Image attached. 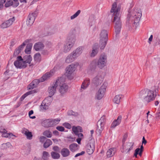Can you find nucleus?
I'll return each instance as SVG.
<instances>
[{
    "instance_id": "obj_12",
    "label": "nucleus",
    "mask_w": 160,
    "mask_h": 160,
    "mask_svg": "<svg viewBox=\"0 0 160 160\" xmlns=\"http://www.w3.org/2000/svg\"><path fill=\"white\" fill-rule=\"evenodd\" d=\"M106 86L104 85L101 86L96 94V97L97 99L100 100L103 97L106 91Z\"/></svg>"
},
{
    "instance_id": "obj_14",
    "label": "nucleus",
    "mask_w": 160,
    "mask_h": 160,
    "mask_svg": "<svg viewBox=\"0 0 160 160\" xmlns=\"http://www.w3.org/2000/svg\"><path fill=\"white\" fill-rule=\"evenodd\" d=\"M15 20L14 17L10 18L8 20L5 21L1 25L0 27L2 28H5L11 26Z\"/></svg>"
},
{
    "instance_id": "obj_25",
    "label": "nucleus",
    "mask_w": 160,
    "mask_h": 160,
    "mask_svg": "<svg viewBox=\"0 0 160 160\" xmlns=\"http://www.w3.org/2000/svg\"><path fill=\"white\" fill-rule=\"evenodd\" d=\"M116 151V148H110L107 152V156L108 157H111L113 156Z\"/></svg>"
},
{
    "instance_id": "obj_5",
    "label": "nucleus",
    "mask_w": 160,
    "mask_h": 160,
    "mask_svg": "<svg viewBox=\"0 0 160 160\" xmlns=\"http://www.w3.org/2000/svg\"><path fill=\"white\" fill-rule=\"evenodd\" d=\"M107 59V56L104 54H102L100 56L96 64L99 68L102 69L106 66Z\"/></svg>"
},
{
    "instance_id": "obj_27",
    "label": "nucleus",
    "mask_w": 160,
    "mask_h": 160,
    "mask_svg": "<svg viewBox=\"0 0 160 160\" xmlns=\"http://www.w3.org/2000/svg\"><path fill=\"white\" fill-rule=\"evenodd\" d=\"M61 153L63 157H66L69 156L70 152L68 149L64 148L61 150Z\"/></svg>"
},
{
    "instance_id": "obj_37",
    "label": "nucleus",
    "mask_w": 160,
    "mask_h": 160,
    "mask_svg": "<svg viewBox=\"0 0 160 160\" xmlns=\"http://www.w3.org/2000/svg\"><path fill=\"white\" fill-rule=\"evenodd\" d=\"M75 60V59L72 57V56L70 53L66 58V62L67 63H70Z\"/></svg>"
},
{
    "instance_id": "obj_28",
    "label": "nucleus",
    "mask_w": 160,
    "mask_h": 160,
    "mask_svg": "<svg viewBox=\"0 0 160 160\" xmlns=\"http://www.w3.org/2000/svg\"><path fill=\"white\" fill-rule=\"evenodd\" d=\"M44 47V45L42 43L38 42L34 45V48L36 51H38L43 49Z\"/></svg>"
},
{
    "instance_id": "obj_23",
    "label": "nucleus",
    "mask_w": 160,
    "mask_h": 160,
    "mask_svg": "<svg viewBox=\"0 0 160 160\" xmlns=\"http://www.w3.org/2000/svg\"><path fill=\"white\" fill-rule=\"evenodd\" d=\"M22 133L25 135L28 139H31L32 138V132H29L28 130L26 128H23L22 131Z\"/></svg>"
},
{
    "instance_id": "obj_36",
    "label": "nucleus",
    "mask_w": 160,
    "mask_h": 160,
    "mask_svg": "<svg viewBox=\"0 0 160 160\" xmlns=\"http://www.w3.org/2000/svg\"><path fill=\"white\" fill-rule=\"evenodd\" d=\"M122 96V95H116L113 99L114 102L117 104H119Z\"/></svg>"
},
{
    "instance_id": "obj_47",
    "label": "nucleus",
    "mask_w": 160,
    "mask_h": 160,
    "mask_svg": "<svg viewBox=\"0 0 160 160\" xmlns=\"http://www.w3.org/2000/svg\"><path fill=\"white\" fill-rule=\"evenodd\" d=\"M81 12L80 10H78L74 14L72 15L70 17V19L71 20L73 19L76 18L80 14Z\"/></svg>"
},
{
    "instance_id": "obj_21",
    "label": "nucleus",
    "mask_w": 160,
    "mask_h": 160,
    "mask_svg": "<svg viewBox=\"0 0 160 160\" xmlns=\"http://www.w3.org/2000/svg\"><path fill=\"white\" fill-rule=\"evenodd\" d=\"M53 74V70L46 73L40 79L41 82H43L52 76Z\"/></svg>"
},
{
    "instance_id": "obj_16",
    "label": "nucleus",
    "mask_w": 160,
    "mask_h": 160,
    "mask_svg": "<svg viewBox=\"0 0 160 160\" xmlns=\"http://www.w3.org/2000/svg\"><path fill=\"white\" fill-rule=\"evenodd\" d=\"M95 142H92L88 144L86 147V151L88 154H92L95 149Z\"/></svg>"
},
{
    "instance_id": "obj_64",
    "label": "nucleus",
    "mask_w": 160,
    "mask_h": 160,
    "mask_svg": "<svg viewBox=\"0 0 160 160\" xmlns=\"http://www.w3.org/2000/svg\"><path fill=\"white\" fill-rule=\"evenodd\" d=\"M74 112H73L72 110H70V111H69L68 112V114L70 115H74Z\"/></svg>"
},
{
    "instance_id": "obj_24",
    "label": "nucleus",
    "mask_w": 160,
    "mask_h": 160,
    "mask_svg": "<svg viewBox=\"0 0 160 160\" xmlns=\"http://www.w3.org/2000/svg\"><path fill=\"white\" fill-rule=\"evenodd\" d=\"M98 47L97 44H95L92 48V52L90 54V56L92 57H95L98 52Z\"/></svg>"
},
{
    "instance_id": "obj_20",
    "label": "nucleus",
    "mask_w": 160,
    "mask_h": 160,
    "mask_svg": "<svg viewBox=\"0 0 160 160\" xmlns=\"http://www.w3.org/2000/svg\"><path fill=\"white\" fill-rule=\"evenodd\" d=\"M36 17L35 13L30 14L28 16L27 21V24L28 25L31 26L33 23Z\"/></svg>"
},
{
    "instance_id": "obj_60",
    "label": "nucleus",
    "mask_w": 160,
    "mask_h": 160,
    "mask_svg": "<svg viewBox=\"0 0 160 160\" xmlns=\"http://www.w3.org/2000/svg\"><path fill=\"white\" fill-rule=\"evenodd\" d=\"M153 38L152 35H151L148 39V43L149 44L151 43V42L152 41Z\"/></svg>"
},
{
    "instance_id": "obj_54",
    "label": "nucleus",
    "mask_w": 160,
    "mask_h": 160,
    "mask_svg": "<svg viewBox=\"0 0 160 160\" xmlns=\"http://www.w3.org/2000/svg\"><path fill=\"white\" fill-rule=\"evenodd\" d=\"M6 0H0V9L3 7V4L5 2Z\"/></svg>"
},
{
    "instance_id": "obj_17",
    "label": "nucleus",
    "mask_w": 160,
    "mask_h": 160,
    "mask_svg": "<svg viewBox=\"0 0 160 160\" xmlns=\"http://www.w3.org/2000/svg\"><path fill=\"white\" fill-rule=\"evenodd\" d=\"M7 131L5 129H2L0 130V132L2 133V137L12 138V139H14L15 138L17 137L15 135H13L12 133H7Z\"/></svg>"
},
{
    "instance_id": "obj_18",
    "label": "nucleus",
    "mask_w": 160,
    "mask_h": 160,
    "mask_svg": "<svg viewBox=\"0 0 160 160\" xmlns=\"http://www.w3.org/2000/svg\"><path fill=\"white\" fill-rule=\"evenodd\" d=\"M59 86V92L62 95H63L67 92L68 88V86L63 82H60Z\"/></svg>"
},
{
    "instance_id": "obj_40",
    "label": "nucleus",
    "mask_w": 160,
    "mask_h": 160,
    "mask_svg": "<svg viewBox=\"0 0 160 160\" xmlns=\"http://www.w3.org/2000/svg\"><path fill=\"white\" fill-rule=\"evenodd\" d=\"M52 141L49 139H47L45 142L43 144V147L44 148H46L49 147L50 145H52Z\"/></svg>"
},
{
    "instance_id": "obj_26",
    "label": "nucleus",
    "mask_w": 160,
    "mask_h": 160,
    "mask_svg": "<svg viewBox=\"0 0 160 160\" xmlns=\"http://www.w3.org/2000/svg\"><path fill=\"white\" fill-rule=\"evenodd\" d=\"M90 83V79L88 78H86L82 82L81 86V88L83 89H86Z\"/></svg>"
},
{
    "instance_id": "obj_63",
    "label": "nucleus",
    "mask_w": 160,
    "mask_h": 160,
    "mask_svg": "<svg viewBox=\"0 0 160 160\" xmlns=\"http://www.w3.org/2000/svg\"><path fill=\"white\" fill-rule=\"evenodd\" d=\"M53 134L56 135L58 136L59 135V132L56 130L53 131Z\"/></svg>"
},
{
    "instance_id": "obj_55",
    "label": "nucleus",
    "mask_w": 160,
    "mask_h": 160,
    "mask_svg": "<svg viewBox=\"0 0 160 160\" xmlns=\"http://www.w3.org/2000/svg\"><path fill=\"white\" fill-rule=\"evenodd\" d=\"M41 82L40 80V79H36L33 80L32 81L33 83H34L36 86H37L38 84L39 83V82Z\"/></svg>"
},
{
    "instance_id": "obj_3",
    "label": "nucleus",
    "mask_w": 160,
    "mask_h": 160,
    "mask_svg": "<svg viewBox=\"0 0 160 160\" xmlns=\"http://www.w3.org/2000/svg\"><path fill=\"white\" fill-rule=\"evenodd\" d=\"M108 38V33L107 31L102 30L100 34V49H103L106 44Z\"/></svg>"
},
{
    "instance_id": "obj_53",
    "label": "nucleus",
    "mask_w": 160,
    "mask_h": 160,
    "mask_svg": "<svg viewBox=\"0 0 160 160\" xmlns=\"http://www.w3.org/2000/svg\"><path fill=\"white\" fill-rule=\"evenodd\" d=\"M56 129L60 131H61V132L63 131L64 130V128L62 126H59L57 127H56Z\"/></svg>"
},
{
    "instance_id": "obj_45",
    "label": "nucleus",
    "mask_w": 160,
    "mask_h": 160,
    "mask_svg": "<svg viewBox=\"0 0 160 160\" xmlns=\"http://www.w3.org/2000/svg\"><path fill=\"white\" fill-rule=\"evenodd\" d=\"M13 6L14 7H16L18 6L19 4L18 2V0H13ZM21 2H26V0H19Z\"/></svg>"
},
{
    "instance_id": "obj_38",
    "label": "nucleus",
    "mask_w": 160,
    "mask_h": 160,
    "mask_svg": "<svg viewBox=\"0 0 160 160\" xmlns=\"http://www.w3.org/2000/svg\"><path fill=\"white\" fill-rule=\"evenodd\" d=\"M34 60L36 62H39L41 60L40 54L39 53H37L35 54L34 57Z\"/></svg>"
},
{
    "instance_id": "obj_31",
    "label": "nucleus",
    "mask_w": 160,
    "mask_h": 160,
    "mask_svg": "<svg viewBox=\"0 0 160 160\" xmlns=\"http://www.w3.org/2000/svg\"><path fill=\"white\" fill-rule=\"evenodd\" d=\"M134 144L133 142H128L127 143L126 146L125 147L126 149V151L128 152L133 148V146Z\"/></svg>"
},
{
    "instance_id": "obj_46",
    "label": "nucleus",
    "mask_w": 160,
    "mask_h": 160,
    "mask_svg": "<svg viewBox=\"0 0 160 160\" xmlns=\"http://www.w3.org/2000/svg\"><path fill=\"white\" fill-rule=\"evenodd\" d=\"M60 120L61 119L59 118L51 119V122L53 124V126L58 124L60 121Z\"/></svg>"
},
{
    "instance_id": "obj_19",
    "label": "nucleus",
    "mask_w": 160,
    "mask_h": 160,
    "mask_svg": "<svg viewBox=\"0 0 160 160\" xmlns=\"http://www.w3.org/2000/svg\"><path fill=\"white\" fill-rule=\"evenodd\" d=\"M82 47H79L71 53L72 57L75 59L82 53Z\"/></svg>"
},
{
    "instance_id": "obj_39",
    "label": "nucleus",
    "mask_w": 160,
    "mask_h": 160,
    "mask_svg": "<svg viewBox=\"0 0 160 160\" xmlns=\"http://www.w3.org/2000/svg\"><path fill=\"white\" fill-rule=\"evenodd\" d=\"M32 46V44L31 43L27 45L25 50V52L26 53L28 54L30 53Z\"/></svg>"
},
{
    "instance_id": "obj_4",
    "label": "nucleus",
    "mask_w": 160,
    "mask_h": 160,
    "mask_svg": "<svg viewBox=\"0 0 160 160\" xmlns=\"http://www.w3.org/2000/svg\"><path fill=\"white\" fill-rule=\"evenodd\" d=\"M77 64L72 63L68 66L66 69V76L69 79L73 78L72 75L76 69Z\"/></svg>"
},
{
    "instance_id": "obj_15",
    "label": "nucleus",
    "mask_w": 160,
    "mask_h": 160,
    "mask_svg": "<svg viewBox=\"0 0 160 160\" xmlns=\"http://www.w3.org/2000/svg\"><path fill=\"white\" fill-rule=\"evenodd\" d=\"M156 97V95L154 94V92L153 91L148 90L147 91V95L145 98V100L148 102H149L153 100Z\"/></svg>"
},
{
    "instance_id": "obj_13",
    "label": "nucleus",
    "mask_w": 160,
    "mask_h": 160,
    "mask_svg": "<svg viewBox=\"0 0 160 160\" xmlns=\"http://www.w3.org/2000/svg\"><path fill=\"white\" fill-rule=\"evenodd\" d=\"M105 124V120L104 118L101 117L98 121L97 124V131L101 133L103 129L104 126Z\"/></svg>"
},
{
    "instance_id": "obj_8",
    "label": "nucleus",
    "mask_w": 160,
    "mask_h": 160,
    "mask_svg": "<svg viewBox=\"0 0 160 160\" xmlns=\"http://www.w3.org/2000/svg\"><path fill=\"white\" fill-rule=\"evenodd\" d=\"M104 78V75L101 72H98L96 76L93 79L92 82L93 83L98 85L102 82Z\"/></svg>"
},
{
    "instance_id": "obj_2",
    "label": "nucleus",
    "mask_w": 160,
    "mask_h": 160,
    "mask_svg": "<svg viewBox=\"0 0 160 160\" xmlns=\"http://www.w3.org/2000/svg\"><path fill=\"white\" fill-rule=\"evenodd\" d=\"M75 41L76 39L74 37H68L64 44V52H68L73 46Z\"/></svg>"
},
{
    "instance_id": "obj_6",
    "label": "nucleus",
    "mask_w": 160,
    "mask_h": 160,
    "mask_svg": "<svg viewBox=\"0 0 160 160\" xmlns=\"http://www.w3.org/2000/svg\"><path fill=\"white\" fill-rule=\"evenodd\" d=\"M14 64L18 68H25L27 66L20 56H17V59L14 62Z\"/></svg>"
},
{
    "instance_id": "obj_34",
    "label": "nucleus",
    "mask_w": 160,
    "mask_h": 160,
    "mask_svg": "<svg viewBox=\"0 0 160 160\" xmlns=\"http://www.w3.org/2000/svg\"><path fill=\"white\" fill-rule=\"evenodd\" d=\"M51 122V120L47 119L44 120L42 122V124L45 127H51L53 126V124Z\"/></svg>"
},
{
    "instance_id": "obj_59",
    "label": "nucleus",
    "mask_w": 160,
    "mask_h": 160,
    "mask_svg": "<svg viewBox=\"0 0 160 160\" xmlns=\"http://www.w3.org/2000/svg\"><path fill=\"white\" fill-rule=\"evenodd\" d=\"M76 135H77L78 136V138H81L82 139V138L83 137V135L82 133H78V134H75Z\"/></svg>"
},
{
    "instance_id": "obj_48",
    "label": "nucleus",
    "mask_w": 160,
    "mask_h": 160,
    "mask_svg": "<svg viewBox=\"0 0 160 160\" xmlns=\"http://www.w3.org/2000/svg\"><path fill=\"white\" fill-rule=\"evenodd\" d=\"M13 5V2L12 0H9L7 1L5 4L6 7H8L11 5Z\"/></svg>"
},
{
    "instance_id": "obj_30",
    "label": "nucleus",
    "mask_w": 160,
    "mask_h": 160,
    "mask_svg": "<svg viewBox=\"0 0 160 160\" xmlns=\"http://www.w3.org/2000/svg\"><path fill=\"white\" fill-rule=\"evenodd\" d=\"M22 59L26 63V64H27V63L30 64L31 63L32 58L30 55H25L23 57Z\"/></svg>"
},
{
    "instance_id": "obj_49",
    "label": "nucleus",
    "mask_w": 160,
    "mask_h": 160,
    "mask_svg": "<svg viewBox=\"0 0 160 160\" xmlns=\"http://www.w3.org/2000/svg\"><path fill=\"white\" fill-rule=\"evenodd\" d=\"M36 87V85L34 83H33L32 81L31 82L29 85L28 86V90L33 89L34 88Z\"/></svg>"
},
{
    "instance_id": "obj_9",
    "label": "nucleus",
    "mask_w": 160,
    "mask_h": 160,
    "mask_svg": "<svg viewBox=\"0 0 160 160\" xmlns=\"http://www.w3.org/2000/svg\"><path fill=\"white\" fill-rule=\"evenodd\" d=\"M31 41V39H27L24 41L21 45L15 49L13 53V56H17L23 49L26 44Z\"/></svg>"
},
{
    "instance_id": "obj_56",
    "label": "nucleus",
    "mask_w": 160,
    "mask_h": 160,
    "mask_svg": "<svg viewBox=\"0 0 160 160\" xmlns=\"http://www.w3.org/2000/svg\"><path fill=\"white\" fill-rule=\"evenodd\" d=\"M140 151V149L139 148H137L135 150L134 156H135L136 158L137 157V155L138 154V152Z\"/></svg>"
},
{
    "instance_id": "obj_42",
    "label": "nucleus",
    "mask_w": 160,
    "mask_h": 160,
    "mask_svg": "<svg viewBox=\"0 0 160 160\" xmlns=\"http://www.w3.org/2000/svg\"><path fill=\"white\" fill-rule=\"evenodd\" d=\"M12 146L10 143L8 142L6 143H3L2 144L1 148L2 149H6L10 148Z\"/></svg>"
},
{
    "instance_id": "obj_61",
    "label": "nucleus",
    "mask_w": 160,
    "mask_h": 160,
    "mask_svg": "<svg viewBox=\"0 0 160 160\" xmlns=\"http://www.w3.org/2000/svg\"><path fill=\"white\" fill-rule=\"evenodd\" d=\"M82 139L81 138H78L77 139L76 141L78 143V144H81V141Z\"/></svg>"
},
{
    "instance_id": "obj_1",
    "label": "nucleus",
    "mask_w": 160,
    "mask_h": 160,
    "mask_svg": "<svg viewBox=\"0 0 160 160\" xmlns=\"http://www.w3.org/2000/svg\"><path fill=\"white\" fill-rule=\"evenodd\" d=\"M120 7H117L116 2H114L112 5L110 11L112 13V17L113 18V22L115 23V32L116 34H118L120 31L121 28V22L120 21V15L119 14Z\"/></svg>"
},
{
    "instance_id": "obj_58",
    "label": "nucleus",
    "mask_w": 160,
    "mask_h": 160,
    "mask_svg": "<svg viewBox=\"0 0 160 160\" xmlns=\"http://www.w3.org/2000/svg\"><path fill=\"white\" fill-rule=\"evenodd\" d=\"M84 153H85L84 152L82 151V152H81L80 153H79L77 154L74 157H75V158H76L79 156L83 155Z\"/></svg>"
},
{
    "instance_id": "obj_51",
    "label": "nucleus",
    "mask_w": 160,
    "mask_h": 160,
    "mask_svg": "<svg viewBox=\"0 0 160 160\" xmlns=\"http://www.w3.org/2000/svg\"><path fill=\"white\" fill-rule=\"evenodd\" d=\"M63 125L66 128L68 129H70L72 128V126L70 124L68 123H65L63 124Z\"/></svg>"
},
{
    "instance_id": "obj_62",
    "label": "nucleus",
    "mask_w": 160,
    "mask_h": 160,
    "mask_svg": "<svg viewBox=\"0 0 160 160\" xmlns=\"http://www.w3.org/2000/svg\"><path fill=\"white\" fill-rule=\"evenodd\" d=\"M147 141L145 140V138L144 137H143L142 138V144H146L147 143Z\"/></svg>"
},
{
    "instance_id": "obj_22",
    "label": "nucleus",
    "mask_w": 160,
    "mask_h": 160,
    "mask_svg": "<svg viewBox=\"0 0 160 160\" xmlns=\"http://www.w3.org/2000/svg\"><path fill=\"white\" fill-rule=\"evenodd\" d=\"M122 119V117L121 116H118L117 119L115 120L112 123L111 127L114 128L117 126L119 125L121 123Z\"/></svg>"
},
{
    "instance_id": "obj_7",
    "label": "nucleus",
    "mask_w": 160,
    "mask_h": 160,
    "mask_svg": "<svg viewBox=\"0 0 160 160\" xmlns=\"http://www.w3.org/2000/svg\"><path fill=\"white\" fill-rule=\"evenodd\" d=\"M132 14L129 18L133 20L134 23H138L142 16L141 11L139 10L135 9L132 12Z\"/></svg>"
},
{
    "instance_id": "obj_33",
    "label": "nucleus",
    "mask_w": 160,
    "mask_h": 160,
    "mask_svg": "<svg viewBox=\"0 0 160 160\" xmlns=\"http://www.w3.org/2000/svg\"><path fill=\"white\" fill-rule=\"evenodd\" d=\"M79 146L76 143H72L69 146L70 150L72 152H74L78 149Z\"/></svg>"
},
{
    "instance_id": "obj_29",
    "label": "nucleus",
    "mask_w": 160,
    "mask_h": 160,
    "mask_svg": "<svg viewBox=\"0 0 160 160\" xmlns=\"http://www.w3.org/2000/svg\"><path fill=\"white\" fill-rule=\"evenodd\" d=\"M47 99H45L42 102L40 106L42 110H46L48 109L49 104L47 103Z\"/></svg>"
},
{
    "instance_id": "obj_10",
    "label": "nucleus",
    "mask_w": 160,
    "mask_h": 160,
    "mask_svg": "<svg viewBox=\"0 0 160 160\" xmlns=\"http://www.w3.org/2000/svg\"><path fill=\"white\" fill-rule=\"evenodd\" d=\"M60 80H57L55 83L49 87L48 89L50 97H51L55 93L56 88L58 86V83L60 82Z\"/></svg>"
},
{
    "instance_id": "obj_57",
    "label": "nucleus",
    "mask_w": 160,
    "mask_h": 160,
    "mask_svg": "<svg viewBox=\"0 0 160 160\" xmlns=\"http://www.w3.org/2000/svg\"><path fill=\"white\" fill-rule=\"evenodd\" d=\"M53 150L56 152H59L60 151L59 148L57 146H55L53 147Z\"/></svg>"
},
{
    "instance_id": "obj_35",
    "label": "nucleus",
    "mask_w": 160,
    "mask_h": 160,
    "mask_svg": "<svg viewBox=\"0 0 160 160\" xmlns=\"http://www.w3.org/2000/svg\"><path fill=\"white\" fill-rule=\"evenodd\" d=\"M72 130L75 134H78L79 132H82V128L80 126L75 127L73 126L72 127Z\"/></svg>"
},
{
    "instance_id": "obj_41",
    "label": "nucleus",
    "mask_w": 160,
    "mask_h": 160,
    "mask_svg": "<svg viewBox=\"0 0 160 160\" xmlns=\"http://www.w3.org/2000/svg\"><path fill=\"white\" fill-rule=\"evenodd\" d=\"M51 155L52 158L54 159H58L60 157V155L58 153L54 152H52Z\"/></svg>"
},
{
    "instance_id": "obj_50",
    "label": "nucleus",
    "mask_w": 160,
    "mask_h": 160,
    "mask_svg": "<svg viewBox=\"0 0 160 160\" xmlns=\"http://www.w3.org/2000/svg\"><path fill=\"white\" fill-rule=\"evenodd\" d=\"M33 113V111L32 110H30L28 113V115L30 118L34 119L36 118L35 116H31V115Z\"/></svg>"
},
{
    "instance_id": "obj_11",
    "label": "nucleus",
    "mask_w": 160,
    "mask_h": 160,
    "mask_svg": "<svg viewBox=\"0 0 160 160\" xmlns=\"http://www.w3.org/2000/svg\"><path fill=\"white\" fill-rule=\"evenodd\" d=\"M95 60H93L90 63L88 69V73L91 75H93L96 71V66Z\"/></svg>"
},
{
    "instance_id": "obj_44",
    "label": "nucleus",
    "mask_w": 160,
    "mask_h": 160,
    "mask_svg": "<svg viewBox=\"0 0 160 160\" xmlns=\"http://www.w3.org/2000/svg\"><path fill=\"white\" fill-rule=\"evenodd\" d=\"M43 135L48 138L51 137L52 136V132L48 130L45 131L43 133Z\"/></svg>"
},
{
    "instance_id": "obj_32",
    "label": "nucleus",
    "mask_w": 160,
    "mask_h": 160,
    "mask_svg": "<svg viewBox=\"0 0 160 160\" xmlns=\"http://www.w3.org/2000/svg\"><path fill=\"white\" fill-rule=\"evenodd\" d=\"M37 92V91L36 89H34L33 90L28 91L22 95L21 97V100H23L28 95L34 94Z\"/></svg>"
},
{
    "instance_id": "obj_52",
    "label": "nucleus",
    "mask_w": 160,
    "mask_h": 160,
    "mask_svg": "<svg viewBox=\"0 0 160 160\" xmlns=\"http://www.w3.org/2000/svg\"><path fill=\"white\" fill-rule=\"evenodd\" d=\"M47 139L46 137L44 136H41L40 137L39 140L40 142L41 143H43L44 141L46 140Z\"/></svg>"
},
{
    "instance_id": "obj_43",
    "label": "nucleus",
    "mask_w": 160,
    "mask_h": 160,
    "mask_svg": "<svg viewBox=\"0 0 160 160\" xmlns=\"http://www.w3.org/2000/svg\"><path fill=\"white\" fill-rule=\"evenodd\" d=\"M49 155V153L46 152L44 151L42 153V158L44 160H47L48 159Z\"/></svg>"
}]
</instances>
